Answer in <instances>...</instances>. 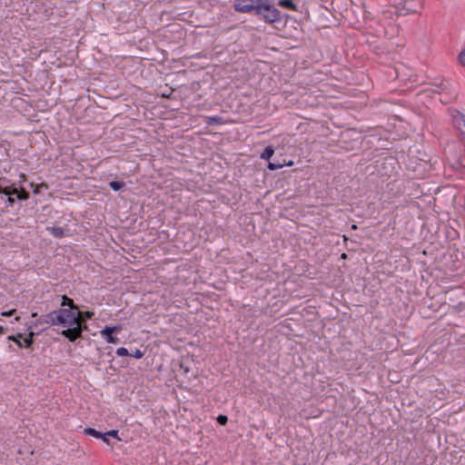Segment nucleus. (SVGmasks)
<instances>
[{
  "instance_id": "nucleus-26",
  "label": "nucleus",
  "mask_w": 465,
  "mask_h": 465,
  "mask_svg": "<svg viewBox=\"0 0 465 465\" xmlns=\"http://www.w3.org/2000/svg\"><path fill=\"white\" fill-rule=\"evenodd\" d=\"M15 312V309L13 310H10L8 312H2V316H5V317H8V316H12L14 314V312Z\"/></svg>"
},
{
  "instance_id": "nucleus-29",
  "label": "nucleus",
  "mask_w": 465,
  "mask_h": 465,
  "mask_svg": "<svg viewBox=\"0 0 465 465\" xmlns=\"http://www.w3.org/2000/svg\"><path fill=\"white\" fill-rule=\"evenodd\" d=\"M31 187L34 188V193H39V185H35L34 183H31Z\"/></svg>"
},
{
  "instance_id": "nucleus-11",
  "label": "nucleus",
  "mask_w": 465,
  "mask_h": 465,
  "mask_svg": "<svg viewBox=\"0 0 465 465\" xmlns=\"http://www.w3.org/2000/svg\"><path fill=\"white\" fill-rule=\"evenodd\" d=\"M274 153V150L272 146H267L263 153L261 154V158L263 160H269Z\"/></svg>"
},
{
  "instance_id": "nucleus-14",
  "label": "nucleus",
  "mask_w": 465,
  "mask_h": 465,
  "mask_svg": "<svg viewBox=\"0 0 465 465\" xmlns=\"http://www.w3.org/2000/svg\"><path fill=\"white\" fill-rule=\"evenodd\" d=\"M84 433L86 434V435H91V436H94L95 438H101L102 437V432L96 430L95 429H93V428H86L84 429Z\"/></svg>"
},
{
  "instance_id": "nucleus-27",
  "label": "nucleus",
  "mask_w": 465,
  "mask_h": 465,
  "mask_svg": "<svg viewBox=\"0 0 465 465\" xmlns=\"http://www.w3.org/2000/svg\"><path fill=\"white\" fill-rule=\"evenodd\" d=\"M94 315V312H82V317L84 316L86 319H91Z\"/></svg>"
},
{
  "instance_id": "nucleus-10",
  "label": "nucleus",
  "mask_w": 465,
  "mask_h": 465,
  "mask_svg": "<svg viewBox=\"0 0 465 465\" xmlns=\"http://www.w3.org/2000/svg\"><path fill=\"white\" fill-rule=\"evenodd\" d=\"M278 5L281 7H284L292 11L297 10L296 5L292 2V0H279Z\"/></svg>"
},
{
  "instance_id": "nucleus-24",
  "label": "nucleus",
  "mask_w": 465,
  "mask_h": 465,
  "mask_svg": "<svg viewBox=\"0 0 465 465\" xmlns=\"http://www.w3.org/2000/svg\"><path fill=\"white\" fill-rule=\"evenodd\" d=\"M383 163L384 164H389V165L392 166L395 163V160L393 158H391V157L385 158Z\"/></svg>"
},
{
  "instance_id": "nucleus-7",
  "label": "nucleus",
  "mask_w": 465,
  "mask_h": 465,
  "mask_svg": "<svg viewBox=\"0 0 465 465\" xmlns=\"http://www.w3.org/2000/svg\"><path fill=\"white\" fill-rule=\"evenodd\" d=\"M118 327H111L105 326L104 329L101 331V335L105 338L106 341L109 343H118L119 339L113 335V333L118 331Z\"/></svg>"
},
{
  "instance_id": "nucleus-25",
  "label": "nucleus",
  "mask_w": 465,
  "mask_h": 465,
  "mask_svg": "<svg viewBox=\"0 0 465 465\" xmlns=\"http://www.w3.org/2000/svg\"><path fill=\"white\" fill-rule=\"evenodd\" d=\"M26 175L25 173H20L18 183L22 184L23 183L26 182Z\"/></svg>"
},
{
  "instance_id": "nucleus-1",
  "label": "nucleus",
  "mask_w": 465,
  "mask_h": 465,
  "mask_svg": "<svg viewBox=\"0 0 465 465\" xmlns=\"http://www.w3.org/2000/svg\"><path fill=\"white\" fill-rule=\"evenodd\" d=\"M61 306H67L68 308H61L60 310H69L75 317L76 321L74 323L70 322V325H65V329H63L60 331L63 336L67 338L70 341L74 342L78 338H81L83 331L87 329L85 320L82 319V312L79 311L74 301L66 295L62 296Z\"/></svg>"
},
{
  "instance_id": "nucleus-33",
  "label": "nucleus",
  "mask_w": 465,
  "mask_h": 465,
  "mask_svg": "<svg viewBox=\"0 0 465 465\" xmlns=\"http://www.w3.org/2000/svg\"><path fill=\"white\" fill-rule=\"evenodd\" d=\"M463 173H465V166L463 167Z\"/></svg>"
},
{
  "instance_id": "nucleus-4",
  "label": "nucleus",
  "mask_w": 465,
  "mask_h": 465,
  "mask_svg": "<svg viewBox=\"0 0 465 465\" xmlns=\"http://www.w3.org/2000/svg\"><path fill=\"white\" fill-rule=\"evenodd\" d=\"M422 6L423 4L421 0H406L402 4L401 7H398V11L401 15L416 14L420 12Z\"/></svg>"
},
{
  "instance_id": "nucleus-8",
  "label": "nucleus",
  "mask_w": 465,
  "mask_h": 465,
  "mask_svg": "<svg viewBox=\"0 0 465 465\" xmlns=\"http://www.w3.org/2000/svg\"><path fill=\"white\" fill-rule=\"evenodd\" d=\"M260 4L259 0H236L234 3V9L241 13H252V11H243L240 9L242 5H252L258 6Z\"/></svg>"
},
{
  "instance_id": "nucleus-19",
  "label": "nucleus",
  "mask_w": 465,
  "mask_h": 465,
  "mask_svg": "<svg viewBox=\"0 0 465 465\" xmlns=\"http://www.w3.org/2000/svg\"><path fill=\"white\" fill-rule=\"evenodd\" d=\"M217 421H218V423H219L220 425L224 426V425H226V424H227L228 418H227V416H225V415H222V414H221V415H219V416L217 417Z\"/></svg>"
},
{
  "instance_id": "nucleus-15",
  "label": "nucleus",
  "mask_w": 465,
  "mask_h": 465,
  "mask_svg": "<svg viewBox=\"0 0 465 465\" xmlns=\"http://www.w3.org/2000/svg\"><path fill=\"white\" fill-rule=\"evenodd\" d=\"M110 187L114 190V191H119L120 189H122L124 185V182H119V181H112L110 183H109Z\"/></svg>"
},
{
  "instance_id": "nucleus-20",
  "label": "nucleus",
  "mask_w": 465,
  "mask_h": 465,
  "mask_svg": "<svg viewBox=\"0 0 465 465\" xmlns=\"http://www.w3.org/2000/svg\"><path fill=\"white\" fill-rule=\"evenodd\" d=\"M129 355L132 356V357H134L136 359H141L142 357H143L144 352H143L142 351L136 349L134 353H129Z\"/></svg>"
},
{
  "instance_id": "nucleus-31",
  "label": "nucleus",
  "mask_w": 465,
  "mask_h": 465,
  "mask_svg": "<svg viewBox=\"0 0 465 465\" xmlns=\"http://www.w3.org/2000/svg\"><path fill=\"white\" fill-rule=\"evenodd\" d=\"M5 332V328L3 326H0V334Z\"/></svg>"
},
{
  "instance_id": "nucleus-9",
  "label": "nucleus",
  "mask_w": 465,
  "mask_h": 465,
  "mask_svg": "<svg viewBox=\"0 0 465 465\" xmlns=\"http://www.w3.org/2000/svg\"><path fill=\"white\" fill-rule=\"evenodd\" d=\"M13 193L15 194V198L21 201H25L29 198V193L25 191L24 188H16L13 187Z\"/></svg>"
},
{
  "instance_id": "nucleus-2",
  "label": "nucleus",
  "mask_w": 465,
  "mask_h": 465,
  "mask_svg": "<svg viewBox=\"0 0 465 465\" xmlns=\"http://www.w3.org/2000/svg\"><path fill=\"white\" fill-rule=\"evenodd\" d=\"M258 6L242 5L240 9L243 11H254V14L261 16L265 23L273 24L282 20L281 12L272 5L270 0H259Z\"/></svg>"
},
{
  "instance_id": "nucleus-6",
  "label": "nucleus",
  "mask_w": 465,
  "mask_h": 465,
  "mask_svg": "<svg viewBox=\"0 0 465 465\" xmlns=\"http://www.w3.org/2000/svg\"><path fill=\"white\" fill-rule=\"evenodd\" d=\"M13 187H0V198L2 200H5L8 206H13L15 203V194L12 192Z\"/></svg>"
},
{
  "instance_id": "nucleus-5",
  "label": "nucleus",
  "mask_w": 465,
  "mask_h": 465,
  "mask_svg": "<svg viewBox=\"0 0 465 465\" xmlns=\"http://www.w3.org/2000/svg\"><path fill=\"white\" fill-rule=\"evenodd\" d=\"M431 84L437 88L438 93H447L454 94V97L457 96V93L451 84L445 79H435Z\"/></svg>"
},
{
  "instance_id": "nucleus-18",
  "label": "nucleus",
  "mask_w": 465,
  "mask_h": 465,
  "mask_svg": "<svg viewBox=\"0 0 465 465\" xmlns=\"http://www.w3.org/2000/svg\"><path fill=\"white\" fill-rule=\"evenodd\" d=\"M116 354L118 356H127V355H129V351L126 348L120 347L116 350Z\"/></svg>"
},
{
  "instance_id": "nucleus-22",
  "label": "nucleus",
  "mask_w": 465,
  "mask_h": 465,
  "mask_svg": "<svg viewBox=\"0 0 465 465\" xmlns=\"http://www.w3.org/2000/svg\"><path fill=\"white\" fill-rule=\"evenodd\" d=\"M106 435H108L109 437L111 436V437L120 440V438L118 437V430H112L107 431Z\"/></svg>"
},
{
  "instance_id": "nucleus-12",
  "label": "nucleus",
  "mask_w": 465,
  "mask_h": 465,
  "mask_svg": "<svg viewBox=\"0 0 465 465\" xmlns=\"http://www.w3.org/2000/svg\"><path fill=\"white\" fill-rule=\"evenodd\" d=\"M51 233L55 238H62L64 236V230L62 227H53L51 229Z\"/></svg>"
},
{
  "instance_id": "nucleus-28",
  "label": "nucleus",
  "mask_w": 465,
  "mask_h": 465,
  "mask_svg": "<svg viewBox=\"0 0 465 465\" xmlns=\"http://www.w3.org/2000/svg\"><path fill=\"white\" fill-rule=\"evenodd\" d=\"M102 439L104 442H106L107 444H109V436L106 435V432L105 433H103L102 434V437L100 438Z\"/></svg>"
},
{
  "instance_id": "nucleus-23",
  "label": "nucleus",
  "mask_w": 465,
  "mask_h": 465,
  "mask_svg": "<svg viewBox=\"0 0 465 465\" xmlns=\"http://www.w3.org/2000/svg\"><path fill=\"white\" fill-rule=\"evenodd\" d=\"M460 63L465 66V49L459 54Z\"/></svg>"
},
{
  "instance_id": "nucleus-30",
  "label": "nucleus",
  "mask_w": 465,
  "mask_h": 465,
  "mask_svg": "<svg viewBox=\"0 0 465 465\" xmlns=\"http://www.w3.org/2000/svg\"><path fill=\"white\" fill-rule=\"evenodd\" d=\"M15 338L19 339L21 341L22 338H24L22 333H17L16 335H13Z\"/></svg>"
},
{
  "instance_id": "nucleus-3",
  "label": "nucleus",
  "mask_w": 465,
  "mask_h": 465,
  "mask_svg": "<svg viewBox=\"0 0 465 465\" xmlns=\"http://www.w3.org/2000/svg\"><path fill=\"white\" fill-rule=\"evenodd\" d=\"M75 317L69 310H55L45 315H42L38 320L40 325L62 326L65 329V325L75 322Z\"/></svg>"
},
{
  "instance_id": "nucleus-32",
  "label": "nucleus",
  "mask_w": 465,
  "mask_h": 465,
  "mask_svg": "<svg viewBox=\"0 0 465 465\" xmlns=\"http://www.w3.org/2000/svg\"><path fill=\"white\" fill-rule=\"evenodd\" d=\"M341 257H342V258H346V253H343V254L341 255Z\"/></svg>"
},
{
  "instance_id": "nucleus-21",
  "label": "nucleus",
  "mask_w": 465,
  "mask_h": 465,
  "mask_svg": "<svg viewBox=\"0 0 465 465\" xmlns=\"http://www.w3.org/2000/svg\"><path fill=\"white\" fill-rule=\"evenodd\" d=\"M8 340L15 341L18 345V347H20V348L24 347V344H23L22 341H20L19 339L15 338L12 335L8 336Z\"/></svg>"
},
{
  "instance_id": "nucleus-13",
  "label": "nucleus",
  "mask_w": 465,
  "mask_h": 465,
  "mask_svg": "<svg viewBox=\"0 0 465 465\" xmlns=\"http://www.w3.org/2000/svg\"><path fill=\"white\" fill-rule=\"evenodd\" d=\"M34 335L35 333L31 331L25 338H24V347L25 348H30L34 342Z\"/></svg>"
},
{
  "instance_id": "nucleus-16",
  "label": "nucleus",
  "mask_w": 465,
  "mask_h": 465,
  "mask_svg": "<svg viewBox=\"0 0 465 465\" xmlns=\"http://www.w3.org/2000/svg\"><path fill=\"white\" fill-rule=\"evenodd\" d=\"M206 123L208 124H221L222 118L219 116H209L206 118Z\"/></svg>"
},
{
  "instance_id": "nucleus-17",
  "label": "nucleus",
  "mask_w": 465,
  "mask_h": 465,
  "mask_svg": "<svg viewBox=\"0 0 465 465\" xmlns=\"http://www.w3.org/2000/svg\"><path fill=\"white\" fill-rule=\"evenodd\" d=\"M282 166H283V164H282V163H275V162H270V163H268V168H269L270 170H272V171L277 170V169H280V168H282Z\"/></svg>"
}]
</instances>
